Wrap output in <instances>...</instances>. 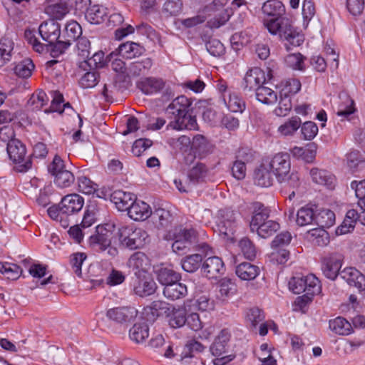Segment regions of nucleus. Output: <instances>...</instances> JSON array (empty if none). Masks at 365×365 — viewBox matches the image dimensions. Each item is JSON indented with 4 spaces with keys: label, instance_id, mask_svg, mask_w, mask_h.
Returning <instances> with one entry per match:
<instances>
[{
    "label": "nucleus",
    "instance_id": "nucleus-5",
    "mask_svg": "<svg viewBox=\"0 0 365 365\" xmlns=\"http://www.w3.org/2000/svg\"><path fill=\"white\" fill-rule=\"evenodd\" d=\"M118 236L120 245L129 250L141 249L150 241L145 230L133 225L120 227Z\"/></svg>",
    "mask_w": 365,
    "mask_h": 365
},
{
    "label": "nucleus",
    "instance_id": "nucleus-26",
    "mask_svg": "<svg viewBox=\"0 0 365 365\" xmlns=\"http://www.w3.org/2000/svg\"><path fill=\"white\" fill-rule=\"evenodd\" d=\"M110 200L119 210L125 211L129 210L131 203L135 200V196L130 192L118 190L110 195Z\"/></svg>",
    "mask_w": 365,
    "mask_h": 365
},
{
    "label": "nucleus",
    "instance_id": "nucleus-52",
    "mask_svg": "<svg viewBox=\"0 0 365 365\" xmlns=\"http://www.w3.org/2000/svg\"><path fill=\"white\" fill-rule=\"evenodd\" d=\"M186 310L185 309L173 310L169 317V325L172 328H180L186 324Z\"/></svg>",
    "mask_w": 365,
    "mask_h": 365
},
{
    "label": "nucleus",
    "instance_id": "nucleus-15",
    "mask_svg": "<svg viewBox=\"0 0 365 365\" xmlns=\"http://www.w3.org/2000/svg\"><path fill=\"white\" fill-rule=\"evenodd\" d=\"M138 311L131 307H118L107 310L106 317L117 324H126L133 320L137 316Z\"/></svg>",
    "mask_w": 365,
    "mask_h": 365
},
{
    "label": "nucleus",
    "instance_id": "nucleus-34",
    "mask_svg": "<svg viewBox=\"0 0 365 365\" xmlns=\"http://www.w3.org/2000/svg\"><path fill=\"white\" fill-rule=\"evenodd\" d=\"M156 275L157 280L164 287L181 279L180 273L169 267H160L156 271Z\"/></svg>",
    "mask_w": 365,
    "mask_h": 365
},
{
    "label": "nucleus",
    "instance_id": "nucleus-25",
    "mask_svg": "<svg viewBox=\"0 0 365 365\" xmlns=\"http://www.w3.org/2000/svg\"><path fill=\"white\" fill-rule=\"evenodd\" d=\"M165 85L162 78H146L137 83L138 88L145 94L150 95L160 91Z\"/></svg>",
    "mask_w": 365,
    "mask_h": 365
},
{
    "label": "nucleus",
    "instance_id": "nucleus-39",
    "mask_svg": "<svg viewBox=\"0 0 365 365\" xmlns=\"http://www.w3.org/2000/svg\"><path fill=\"white\" fill-rule=\"evenodd\" d=\"M330 329L339 335H348L352 331L351 324L343 317H336L329 321Z\"/></svg>",
    "mask_w": 365,
    "mask_h": 365
},
{
    "label": "nucleus",
    "instance_id": "nucleus-23",
    "mask_svg": "<svg viewBox=\"0 0 365 365\" xmlns=\"http://www.w3.org/2000/svg\"><path fill=\"white\" fill-rule=\"evenodd\" d=\"M170 313V304L163 301H154L150 305L144 308V315L148 321H155L157 317L162 315H168Z\"/></svg>",
    "mask_w": 365,
    "mask_h": 365
},
{
    "label": "nucleus",
    "instance_id": "nucleus-43",
    "mask_svg": "<svg viewBox=\"0 0 365 365\" xmlns=\"http://www.w3.org/2000/svg\"><path fill=\"white\" fill-rule=\"evenodd\" d=\"M207 175V168L205 165L202 163H197L195 166L192 168L188 173L187 179L190 183L195 185L204 180Z\"/></svg>",
    "mask_w": 365,
    "mask_h": 365
},
{
    "label": "nucleus",
    "instance_id": "nucleus-56",
    "mask_svg": "<svg viewBox=\"0 0 365 365\" xmlns=\"http://www.w3.org/2000/svg\"><path fill=\"white\" fill-rule=\"evenodd\" d=\"M78 186L79 192L86 195H91L97 190L98 185L86 176L78 178Z\"/></svg>",
    "mask_w": 365,
    "mask_h": 365
},
{
    "label": "nucleus",
    "instance_id": "nucleus-21",
    "mask_svg": "<svg viewBox=\"0 0 365 365\" xmlns=\"http://www.w3.org/2000/svg\"><path fill=\"white\" fill-rule=\"evenodd\" d=\"M340 276L349 285L365 290V275L356 268L346 267L340 272Z\"/></svg>",
    "mask_w": 365,
    "mask_h": 365
},
{
    "label": "nucleus",
    "instance_id": "nucleus-10",
    "mask_svg": "<svg viewBox=\"0 0 365 365\" xmlns=\"http://www.w3.org/2000/svg\"><path fill=\"white\" fill-rule=\"evenodd\" d=\"M6 150L10 160L18 165L16 168L19 172H26L31 168V161L29 159L25 160L26 146L19 140L9 143Z\"/></svg>",
    "mask_w": 365,
    "mask_h": 365
},
{
    "label": "nucleus",
    "instance_id": "nucleus-28",
    "mask_svg": "<svg viewBox=\"0 0 365 365\" xmlns=\"http://www.w3.org/2000/svg\"><path fill=\"white\" fill-rule=\"evenodd\" d=\"M108 16V9L106 7L94 4L89 6L86 11L85 18L91 24H100L105 21Z\"/></svg>",
    "mask_w": 365,
    "mask_h": 365
},
{
    "label": "nucleus",
    "instance_id": "nucleus-8",
    "mask_svg": "<svg viewBox=\"0 0 365 365\" xmlns=\"http://www.w3.org/2000/svg\"><path fill=\"white\" fill-rule=\"evenodd\" d=\"M237 213L229 208L220 209L217 214L215 231L225 237L233 235L237 225Z\"/></svg>",
    "mask_w": 365,
    "mask_h": 365
},
{
    "label": "nucleus",
    "instance_id": "nucleus-58",
    "mask_svg": "<svg viewBox=\"0 0 365 365\" xmlns=\"http://www.w3.org/2000/svg\"><path fill=\"white\" fill-rule=\"evenodd\" d=\"M351 187L355 190L356 197L359 199L358 205L365 211V180L354 181Z\"/></svg>",
    "mask_w": 365,
    "mask_h": 365
},
{
    "label": "nucleus",
    "instance_id": "nucleus-1",
    "mask_svg": "<svg viewBox=\"0 0 365 365\" xmlns=\"http://www.w3.org/2000/svg\"><path fill=\"white\" fill-rule=\"evenodd\" d=\"M192 103V101L185 96H180L173 100L166 108V113L170 119L166 126L167 130L197 129L196 118L190 113Z\"/></svg>",
    "mask_w": 365,
    "mask_h": 365
},
{
    "label": "nucleus",
    "instance_id": "nucleus-63",
    "mask_svg": "<svg viewBox=\"0 0 365 365\" xmlns=\"http://www.w3.org/2000/svg\"><path fill=\"white\" fill-rule=\"evenodd\" d=\"M98 74L95 71L86 73L79 80V84L83 88H93L98 81Z\"/></svg>",
    "mask_w": 365,
    "mask_h": 365
},
{
    "label": "nucleus",
    "instance_id": "nucleus-14",
    "mask_svg": "<svg viewBox=\"0 0 365 365\" xmlns=\"http://www.w3.org/2000/svg\"><path fill=\"white\" fill-rule=\"evenodd\" d=\"M38 32L42 39L48 43L47 46H52V50L54 45L58 41V39L61 34V27L58 23L51 19L43 22L39 26Z\"/></svg>",
    "mask_w": 365,
    "mask_h": 365
},
{
    "label": "nucleus",
    "instance_id": "nucleus-54",
    "mask_svg": "<svg viewBox=\"0 0 365 365\" xmlns=\"http://www.w3.org/2000/svg\"><path fill=\"white\" fill-rule=\"evenodd\" d=\"M304 57L300 53H291L284 58L287 66L294 70L303 71L304 69Z\"/></svg>",
    "mask_w": 365,
    "mask_h": 365
},
{
    "label": "nucleus",
    "instance_id": "nucleus-19",
    "mask_svg": "<svg viewBox=\"0 0 365 365\" xmlns=\"http://www.w3.org/2000/svg\"><path fill=\"white\" fill-rule=\"evenodd\" d=\"M62 212L65 213L66 217L78 213L84 205V199L78 194H69L62 198L61 201Z\"/></svg>",
    "mask_w": 365,
    "mask_h": 365
},
{
    "label": "nucleus",
    "instance_id": "nucleus-49",
    "mask_svg": "<svg viewBox=\"0 0 365 365\" xmlns=\"http://www.w3.org/2000/svg\"><path fill=\"white\" fill-rule=\"evenodd\" d=\"M48 98L43 91H38L32 94L27 102L28 107L32 110H40L47 103Z\"/></svg>",
    "mask_w": 365,
    "mask_h": 365
},
{
    "label": "nucleus",
    "instance_id": "nucleus-44",
    "mask_svg": "<svg viewBox=\"0 0 365 365\" xmlns=\"http://www.w3.org/2000/svg\"><path fill=\"white\" fill-rule=\"evenodd\" d=\"M35 66L30 58H25L17 63L14 68V73L22 78H27L32 74Z\"/></svg>",
    "mask_w": 365,
    "mask_h": 365
},
{
    "label": "nucleus",
    "instance_id": "nucleus-61",
    "mask_svg": "<svg viewBox=\"0 0 365 365\" xmlns=\"http://www.w3.org/2000/svg\"><path fill=\"white\" fill-rule=\"evenodd\" d=\"M62 211V207L60 204L58 207H49L48 209V215L51 219L58 221L62 227H67L68 226V220L67 217H66L65 213Z\"/></svg>",
    "mask_w": 365,
    "mask_h": 365
},
{
    "label": "nucleus",
    "instance_id": "nucleus-4",
    "mask_svg": "<svg viewBox=\"0 0 365 365\" xmlns=\"http://www.w3.org/2000/svg\"><path fill=\"white\" fill-rule=\"evenodd\" d=\"M168 236L173 240V251L179 255L187 253L198 242V233L193 227H175L169 232Z\"/></svg>",
    "mask_w": 365,
    "mask_h": 365
},
{
    "label": "nucleus",
    "instance_id": "nucleus-60",
    "mask_svg": "<svg viewBox=\"0 0 365 365\" xmlns=\"http://www.w3.org/2000/svg\"><path fill=\"white\" fill-rule=\"evenodd\" d=\"M301 86V82L298 79L289 78L284 82L282 95H294L300 91Z\"/></svg>",
    "mask_w": 365,
    "mask_h": 365
},
{
    "label": "nucleus",
    "instance_id": "nucleus-32",
    "mask_svg": "<svg viewBox=\"0 0 365 365\" xmlns=\"http://www.w3.org/2000/svg\"><path fill=\"white\" fill-rule=\"evenodd\" d=\"M163 295L170 300L181 299L187 295V289L185 284L176 281L163 288Z\"/></svg>",
    "mask_w": 365,
    "mask_h": 365
},
{
    "label": "nucleus",
    "instance_id": "nucleus-9",
    "mask_svg": "<svg viewBox=\"0 0 365 365\" xmlns=\"http://www.w3.org/2000/svg\"><path fill=\"white\" fill-rule=\"evenodd\" d=\"M82 29L81 25L76 21H71L66 24L65 27L64 41H58L51 50L53 56H58L71 45L73 41L81 38Z\"/></svg>",
    "mask_w": 365,
    "mask_h": 365
},
{
    "label": "nucleus",
    "instance_id": "nucleus-46",
    "mask_svg": "<svg viewBox=\"0 0 365 365\" xmlns=\"http://www.w3.org/2000/svg\"><path fill=\"white\" fill-rule=\"evenodd\" d=\"M152 214L153 219L162 227H168L173 220L171 212L163 207L156 208Z\"/></svg>",
    "mask_w": 365,
    "mask_h": 365
},
{
    "label": "nucleus",
    "instance_id": "nucleus-7",
    "mask_svg": "<svg viewBox=\"0 0 365 365\" xmlns=\"http://www.w3.org/2000/svg\"><path fill=\"white\" fill-rule=\"evenodd\" d=\"M48 171L53 176V182L58 187H68L75 181L74 175L66 169L63 160L58 155L53 158L48 167Z\"/></svg>",
    "mask_w": 365,
    "mask_h": 365
},
{
    "label": "nucleus",
    "instance_id": "nucleus-37",
    "mask_svg": "<svg viewBox=\"0 0 365 365\" xmlns=\"http://www.w3.org/2000/svg\"><path fill=\"white\" fill-rule=\"evenodd\" d=\"M223 101L227 108L234 113H242L245 109V103L243 99L235 92H230L228 98L223 96Z\"/></svg>",
    "mask_w": 365,
    "mask_h": 365
},
{
    "label": "nucleus",
    "instance_id": "nucleus-27",
    "mask_svg": "<svg viewBox=\"0 0 365 365\" xmlns=\"http://www.w3.org/2000/svg\"><path fill=\"white\" fill-rule=\"evenodd\" d=\"M310 175L314 182L324 185L331 190L335 186V178L333 175L324 170L312 168L310 170Z\"/></svg>",
    "mask_w": 365,
    "mask_h": 365
},
{
    "label": "nucleus",
    "instance_id": "nucleus-12",
    "mask_svg": "<svg viewBox=\"0 0 365 365\" xmlns=\"http://www.w3.org/2000/svg\"><path fill=\"white\" fill-rule=\"evenodd\" d=\"M272 173L275 175L278 182H282L291 169L289 155L286 153H279L273 156L267 164Z\"/></svg>",
    "mask_w": 365,
    "mask_h": 365
},
{
    "label": "nucleus",
    "instance_id": "nucleus-20",
    "mask_svg": "<svg viewBox=\"0 0 365 365\" xmlns=\"http://www.w3.org/2000/svg\"><path fill=\"white\" fill-rule=\"evenodd\" d=\"M250 209L252 212V217L250 227L251 232H255V230L267 221V220L269 216V210L259 202H252Z\"/></svg>",
    "mask_w": 365,
    "mask_h": 365
},
{
    "label": "nucleus",
    "instance_id": "nucleus-57",
    "mask_svg": "<svg viewBox=\"0 0 365 365\" xmlns=\"http://www.w3.org/2000/svg\"><path fill=\"white\" fill-rule=\"evenodd\" d=\"M86 257V255L83 252H76L70 256V264L73 270V272L78 277L81 276V266Z\"/></svg>",
    "mask_w": 365,
    "mask_h": 365
},
{
    "label": "nucleus",
    "instance_id": "nucleus-29",
    "mask_svg": "<svg viewBox=\"0 0 365 365\" xmlns=\"http://www.w3.org/2000/svg\"><path fill=\"white\" fill-rule=\"evenodd\" d=\"M254 181L255 185L268 187L273 184V177L267 165H261L255 172Z\"/></svg>",
    "mask_w": 365,
    "mask_h": 365
},
{
    "label": "nucleus",
    "instance_id": "nucleus-42",
    "mask_svg": "<svg viewBox=\"0 0 365 365\" xmlns=\"http://www.w3.org/2000/svg\"><path fill=\"white\" fill-rule=\"evenodd\" d=\"M335 222V214L329 209H322L316 213L315 223L321 227H329Z\"/></svg>",
    "mask_w": 365,
    "mask_h": 365
},
{
    "label": "nucleus",
    "instance_id": "nucleus-22",
    "mask_svg": "<svg viewBox=\"0 0 365 365\" xmlns=\"http://www.w3.org/2000/svg\"><path fill=\"white\" fill-rule=\"evenodd\" d=\"M150 206L141 200H134L128 210V216L135 221H143L152 215Z\"/></svg>",
    "mask_w": 365,
    "mask_h": 365
},
{
    "label": "nucleus",
    "instance_id": "nucleus-17",
    "mask_svg": "<svg viewBox=\"0 0 365 365\" xmlns=\"http://www.w3.org/2000/svg\"><path fill=\"white\" fill-rule=\"evenodd\" d=\"M341 265V255L339 253H331L324 258L322 269L326 277L334 280L339 274Z\"/></svg>",
    "mask_w": 365,
    "mask_h": 365
},
{
    "label": "nucleus",
    "instance_id": "nucleus-50",
    "mask_svg": "<svg viewBox=\"0 0 365 365\" xmlns=\"http://www.w3.org/2000/svg\"><path fill=\"white\" fill-rule=\"evenodd\" d=\"M279 229V225L274 220H267L255 230V232L262 238H267L272 236Z\"/></svg>",
    "mask_w": 365,
    "mask_h": 365
},
{
    "label": "nucleus",
    "instance_id": "nucleus-16",
    "mask_svg": "<svg viewBox=\"0 0 365 365\" xmlns=\"http://www.w3.org/2000/svg\"><path fill=\"white\" fill-rule=\"evenodd\" d=\"M127 266L135 275L140 277L141 274L148 272L151 263L149 257L144 252H136L129 257Z\"/></svg>",
    "mask_w": 365,
    "mask_h": 365
},
{
    "label": "nucleus",
    "instance_id": "nucleus-45",
    "mask_svg": "<svg viewBox=\"0 0 365 365\" xmlns=\"http://www.w3.org/2000/svg\"><path fill=\"white\" fill-rule=\"evenodd\" d=\"M255 94L257 99L264 104H273L277 101L276 92L264 84L257 89Z\"/></svg>",
    "mask_w": 365,
    "mask_h": 365
},
{
    "label": "nucleus",
    "instance_id": "nucleus-48",
    "mask_svg": "<svg viewBox=\"0 0 365 365\" xmlns=\"http://www.w3.org/2000/svg\"><path fill=\"white\" fill-rule=\"evenodd\" d=\"M202 261L201 255L194 254L183 259L181 262V266L185 272H194L200 267Z\"/></svg>",
    "mask_w": 365,
    "mask_h": 365
},
{
    "label": "nucleus",
    "instance_id": "nucleus-3",
    "mask_svg": "<svg viewBox=\"0 0 365 365\" xmlns=\"http://www.w3.org/2000/svg\"><path fill=\"white\" fill-rule=\"evenodd\" d=\"M231 332L227 329H222L210 345V351L215 357L214 365H225L235 359L231 343Z\"/></svg>",
    "mask_w": 365,
    "mask_h": 365
},
{
    "label": "nucleus",
    "instance_id": "nucleus-59",
    "mask_svg": "<svg viewBox=\"0 0 365 365\" xmlns=\"http://www.w3.org/2000/svg\"><path fill=\"white\" fill-rule=\"evenodd\" d=\"M301 125V133L304 140H311L317 135L319 129L315 123L307 121Z\"/></svg>",
    "mask_w": 365,
    "mask_h": 365
},
{
    "label": "nucleus",
    "instance_id": "nucleus-33",
    "mask_svg": "<svg viewBox=\"0 0 365 365\" xmlns=\"http://www.w3.org/2000/svg\"><path fill=\"white\" fill-rule=\"evenodd\" d=\"M153 61L150 58H145L140 61L132 62L128 66V75L139 76L145 75L152 67Z\"/></svg>",
    "mask_w": 365,
    "mask_h": 365
},
{
    "label": "nucleus",
    "instance_id": "nucleus-55",
    "mask_svg": "<svg viewBox=\"0 0 365 365\" xmlns=\"http://www.w3.org/2000/svg\"><path fill=\"white\" fill-rule=\"evenodd\" d=\"M239 247L245 258L253 259L256 257L257 250L254 244L247 237L242 238L239 242Z\"/></svg>",
    "mask_w": 365,
    "mask_h": 365
},
{
    "label": "nucleus",
    "instance_id": "nucleus-47",
    "mask_svg": "<svg viewBox=\"0 0 365 365\" xmlns=\"http://www.w3.org/2000/svg\"><path fill=\"white\" fill-rule=\"evenodd\" d=\"M22 272V269L16 264L0 262V272L9 279H17Z\"/></svg>",
    "mask_w": 365,
    "mask_h": 365
},
{
    "label": "nucleus",
    "instance_id": "nucleus-31",
    "mask_svg": "<svg viewBox=\"0 0 365 365\" xmlns=\"http://www.w3.org/2000/svg\"><path fill=\"white\" fill-rule=\"evenodd\" d=\"M316 208L315 205H306L301 207L297 213V224L299 226H306L315 222Z\"/></svg>",
    "mask_w": 365,
    "mask_h": 365
},
{
    "label": "nucleus",
    "instance_id": "nucleus-35",
    "mask_svg": "<svg viewBox=\"0 0 365 365\" xmlns=\"http://www.w3.org/2000/svg\"><path fill=\"white\" fill-rule=\"evenodd\" d=\"M235 273L241 279L250 281L259 274V269L250 262H242L236 267Z\"/></svg>",
    "mask_w": 365,
    "mask_h": 365
},
{
    "label": "nucleus",
    "instance_id": "nucleus-2",
    "mask_svg": "<svg viewBox=\"0 0 365 365\" xmlns=\"http://www.w3.org/2000/svg\"><path fill=\"white\" fill-rule=\"evenodd\" d=\"M263 24L268 31L274 36H278L279 39L286 41L287 49L289 45L299 46L304 42V36L294 26L292 21L287 17L279 19H264Z\"/></svg>",
    "mask_w": 365,
    "mask_h": 365
},
{
    "label": "nucleus",
    "instance_id": "nucleus-38",
    "mask_svg": "<svg viewBox=\"0 0 365 365\" xmlns=\"http://www.w3.org/2000/svg\"><path fill=\"white\" fill-rule=\"evenodd\" d=\"M301 119L297 116H293L279 125L277 132L282 136L292 135L300 128Z\"/></svg>",
    "mask_w": 365,
    "mask_h": 365
},
{
    "label": "nucleus",
    "instance_id": "nucleus-6",
    "mask_svg": "<svg viewBox=\"0 0 365 365\" xmlns=\"http://www.w3.org/2000/svg\"><path fill=\"white\" fill-rule=\"evenodd\" d=\"M289 289L296 294L304 292L309 294H317L321 292V284L315 275L309 274L306 276L292 277L289 282Z\"/></svg>",
    "mask_w": 365,
    "mask_h": 365
},
{
    "label": "nucleus",
    "instance_id": "nucleus-40",
    "mask_svg": "<svg viewBox=\"0 0 365 365\" xmlns=\"http://www.w3.org/2000/svg\"><path fill=\"white\" fill-rule=\"evenodd\" d=\"M149 336V329L145 323H136L129 331L130 339L136 343L143 342Z\"/></svg>",
    "mask_w": 365,
    "mask_h": 365
},
{
    "label": "nucleus",
    "instance_id": "nucleus-62",
    "mask_svg": "<svg viewBox=\"0 0 365 365\" xmlns=\"http://www.w3.org/2000/svg\"><path fill=\"white\" fill-rule=\"evenodd\" d=\"M246 318L251 326L255 327L258 324L264 321V315L263 312L259 308L252 307L247 311Z\"/></svg>",
    "mask_w": 365,
    "mask_h": 365
},
{
    "label": "nucleus",
    "instance_id": "nucleus-36",
    "mask_svg": "<svg viewBox=\"0 0 365 365\" xmlns=\"http://www.w3.org/2000/svg\"><path fill=\"white\" fill-rule=\"evenodd\" d=\"M144 48L138 43L134 42H126L119 46L118 48V55L123 58L130 59L141 55Z\"/></svg>",
    "mask_w": 365,
    "mask_h": 365
},
{
    "label": "nucleus",
    "instance_id": "nucleus-41",
    "mask_svg": "<svg viewBox=\"0 0 365 365\" xmlns=\"http://www.w3.org/2000/svg\"><path fill=\"white\" fill-rule=\"evenodd\" d=\"M237 285L230 279H222L219 284V294L217 297L225 301L237 293Z\"/></svg>",
    "mask_w": 365,
    "mask_h": 365
},
{
    "label": "nucleus",
    "instance_id": "nucleus-24",
    "mask_svg": "<svg viewBox=\"0 0 365 365\" xmlns=\"http://www.w3.org/2000/svg\"><path fill=\"white\" fill-rule=\"evenodd\" d=\"M264 15L270 17L269 19H280L285 14V7L282 1L279 0H268L264 2L262 7Z\"/></svg>",
    "mask_w": 365,
    "mask_h": 365
},
{
    "label": "nucleus",
    "instance_id": "nucleus-18",
    "mask_svg": "<svg viewBox=\"0 0 365 365\" xmlns=\"http://www.w3.org/2000/svg\"><path fill=\"white\" fill-rule=\"evenodd\" d=\"M202 269L207 277L216 279L223 274L225 265L220 257H209L202 263Z\"/></svg>",
    "mask_w": 365,
    "mask_h": 365
},
{
    "label": "nucleus",
    "instance_id": "nucleus-51",
    "mask_svg": "<svg viewBox=\"0 0 365 365\" xmlns=\"http://www.w3.org/2000/svg\"><path fill=\"white\" fill-rule=\"evenodd\" d=\"M135 293L140 297H146L155 291V283L153 280H140L134 288Z\"/></svg>",
    "mask_w": 365,
    "mask_h": 365
},
{
    "label": "nucleus",
    "instance_id": "nucleus-53",
    "mask_svg": "<svg viewBox=\"0 0 365 365\" xmlns=\"http://www.w3.org/2000/svg\"><path fill=\"white\" fill-rule=\"evenodd\" d=\"M292 108L291 96L289 95H282V93H280L279 105L274 110V114L277 116H285L291 110Z\"/></svg>",
    "mask_w": 365,
    "mask_h": 365
},
{
    "label": "nucleus",
    "instance_id": "nucleus-13",
    "mask_svg": "<svg viewBox=\"0 0 365 365\" xmlns=\"http://www.w3.org/2000/svg\"><path fill=\"white\" fill-rule=\"evenodd\" d=\"M266 81L264 72L258 67L250 69L245 74L242 88L245 93L256 92Z\"/></svg>",
    "mask_w": 365,
    "mask_h": 365
},
{
    "label": "nucleus",
    "instance_id": "nucleus-30",
    "mask_svg": "<svg viewBox=\"0 0 365 365\" xmlns=\"http://www.w3.org/2000/svg\"><path fill=\"white\" fill-rule=\"evenodd\" d=\"M359 215L356 210L351 209L347 211L342 223L336 228V234L342 235L351 232L356 225Z\"/></svg>",
    "mask_w": 365,
    "mask_h": 365
},
{
    "label": "nucleus",
    "instance_id": "nucleus-64",
    "mask_svg": "<svg viewBox=\"0 0 365 365\" xmlns=\"http://www.w3.org/2000/svg\"><path fill=\"white\" fill-rule=\"evenodd\" d=\"M182 2L181 0H167L163 5V12L176 16L182 11Z\"/></svg>",
    "mask_w": 365,
    "mask_h": 365
},
{
    "label": "nucleus",
    "instance_id": "nucleus-11",
    "mask_svg": "<svg viewBox=\"0 0 365 365\" xmlns=\"http://www.w3.org/2000/svg\"><path fill=\"white\" fill-rule=\"evenodd\" d=\"M115 230L113 223H106L96 227V234L89 238V243L92 246H98L101 251H106L111 244V238Z\"/></svg>",
    "mask_w": 365,
    "mask_h": 365
}]
</instances>
